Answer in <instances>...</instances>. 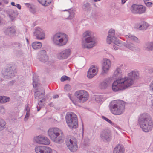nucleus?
<instances>
[{"label":"nucleus","mask_w":153,"mask_h":153,"mask_svg":"<svg viewBox=\"0 0 153 153\" xmlns=\"http://www.w3.org/2000/svg\"><path fill=\"white\" fill-rule=\"evenodd\" d=\"M140 77L138 72L132 71L124 79L117 80L114 83L113 89L115 91H118L128 88L134 84V80L139 79Z\"/></svg>","instance_id":"nucleus-1"},{"label":"nucleus","mask_w":153,"mask_h":153,"mask_svg":"<svg viewBox=\"0 0 153 153\" xmlns=\"http://www.w3.org/2000/svg\"><path fill=\"white\" fill-rule=\"evenodd\" d=\"M140 128L145 132L151 130L153 127V121L150 116L146 113L142 114L138 119Z\"/></svg>","instance_id":"nucleus-2"},{"label":"nucleus","mask_w":153,"mask_h":153,"mask_svg":"<svg viewBox=\"0 0 153 153\" xmlns=\"http://www.w3.org/2000/svg\"><path fill=\"white\" fill-rule=\"evenodd\" d=\"M48 134L51 140L55 143L60 144L64 142L63 133L58 128H50L48 131Z\"/></svg>","instance_id":"nucleus-3"},{"label":"nucleus","mask_w":153,"mask_h":153,"mask_svg":"<svg viewBox=\"0 0 153 153\" xmlns=\"http://www.w3.org/2000/svg\"><path fill=\"white\" fill-rule=\"evenodd\" d=\"M125 103L123 101L118 100L112 102L109 105L111 112L115 115H120L124 111Z\"/></svg>","instance_id":"nucleus-4"},{"label":"nucleus","mask_w":153,"mask_h":153,"mask_svg":"<svg viewBox=\"0 0 153 153\" xmlns=\"http://www.w3.org/2000/svg\"><path fill=\"white\" fill-rule=\"evenodd\" d=\"M82 46L84 48H90L94 46L96 43V39L91 36V33L86 31L83 35Z\"/></svg>","instance_id":"nucleus-5"},{"label":"nucleus","mask_w":153,"mask_h":153,"mask_svg":"<svg viewBox=\"0 0 153 153\" xmlns=\"http://www.w3.org/2000/svg\"><path fill=\"white\" fill-rule=\"evenodd\" d=\"M66 122L68 127L71 129H75L78 126L76 115L73 113H68L65 116Z\"/></svg>","instance_id":"nucleus-6"},{"label":"nucleus","mask_w":153,"mask_h":153,"mask_svg":"<svg viewBox=\"0 0 153 153\" xmlns=\"http://www.w3.org/2000/svg\"><path fill=\"white\" fill-rule=\"evenodd\" d=\"M115 31L113 29H110L108 33V35L107 39V42L108 44H110L111 42H113L114 45H113L114 49L115 50H117L118 49V46L122 47L118 45V43H123L114 36Z\"/></svg>","instance_id":"nucleus-7"},{"label":"nucleus","mask_w":153,"mask_h":153,"mask_svg":"<svg viewBox=\"0 0 153 153\" xmlns=\"http://www.w3.org/2000/svg\"><path fill=\"white\" fill-rule=\"evenodd\" d=\"M14 68L13 66L9 65L2 70V73L4 78L8 79L14 76Z\"/></svg>","instance_id":"nucleus-8"},{"label":"nucleus","mask_w":153,"mask_h":153,"mask_svg":"<svg viewBox=\"0 0 153 153\" xmlns=\"http://www.w3.org/2000/svg\"><path fill=\"white\" fill-rule=\"evenodd\" d=\"M65 143L68 148L71 152H74L77 150L78 146L75 140L67 138L65 140Z\"/></svg>","instance_id":"nucleus-9"},{"label":"nucleus","mask_w":153,"mask_h":153,"mask_svg":"<svg viewBox=\"0 0 153 153\" xmlns=\"http://www.w3.org/2000/svg\"><path fill=\"white\" fill-rule=\"evenodd\" d=\"M76 97L78 99L79 101L81 103H83L88 100V93L84 90L76 91Z\"/></svg>","instance_id":"nucleus-10"},{"label":"nucleus","mask_w":153,"mask_h":153,"mask_svg":"<svg viewBox=\"0 0 153 153\" xmlns=\"http://www.w3.org/2000/svg\"><path fill=\"white\" fill-rule=\"evenodd\" d=\"M146 10V7L141 5L133 4L131 8V11L134 13H143L145 12Z\"/></svg>","instance_id":"nucleus-11"},{"label":"nucleus","mask_w":153,"mask_h":153,"mask_svg":"<svg viewBox=\"0 0 153 153\" xmlns=\"http://www.w3.org/2000/svg\"><path fill=\"white\" fill-rule=\"evenodd\" d=\"M112 82L113 80L111 78H107L100 83L99 87L101 89H106L112 85Z\"/></svg>","instance_id":"nucleus-12"},{"label":"nucleus","mask_w":153,"mask_h":153,"mask_svg":"<svg viewBox=\"0 0 153 153\" xmlns=\"http://www.w3.org/2000/svg\"><path fill=\"white\" fill-rule=\"evenodd\" d=\"M33 33L37 39L42 40L45 38V35L44 31L40 28H36Z\"/></svg>","instance_id":"nucleus-13"},{"label":"nucleus","mask_w":153,"mask_h":153,"mask_svg":"<svg viewBox=\"0 0 153 153\" xmlns=\"http://www.w3.org/2000/svg\"><path fill=\"white\" fill-rule=\"evenodd\" d=\"M71 51L69 49H66L58 53L57 57L59 59H67L70 55Z\"/></svg>","instance_id":"nucleus-14"},{"label":"nucleus","mask_w":153,"mask_h":153,"mask_svg":"<svg viewBox=\"0 0 153 153\" xmlns=\"http://www.w3.org/2000/svg\"><path fill=\"white\" fill-rule=\"evenodd\" d=\"M34 140L39 144L48 145L50 143V140L47 137L44 136H38L35 137Z\"/></svg>","instance_id":"nucleus-15"},{"label":"nucleus","mask_w":153,"mask_h":153,"mask_svg":"<svg viewBox=\"0 0 153 153\" xmlns=\"http://www.w3.org/2000/svg\"><path fill=\"white\" fill-rule=\"evenodd\" d=\"M38 59L40 61L44 62H45L48 60V57L45 50H42L39 52Z\"/></svg>","instance_id":"nucleus-16"},{"label":"nucleus","mask_w":153,"mask_h":153,"mask_svg":"<svg viewBox=\"0 0 153 153\" xmlns=\"http://www.w3.org/2000/svg\"><path fill=\"white\" fill-rule=\"evenodd\" d=\"M100 137L101 139L103 141H108L110 139L111 134L109 130H104L101 132Z\"/></svg>","instance_id":"nucleus-17"},{"label":"nucleus","mask_w":153,"mask_h":153,"mask_svg":"<svg viewBox=\"0 0 153 153\" xmlns=\"http://www.w3.org/2000/svg\"><path fill=\"white\" fill-rule=\"evenodd\" d=\"M68 40V36L66 34H64L54 44L58 46H62L65 45L67 42Z\"/></svg>","instance_id":"nucleus-18"},{"label":"nucleus","mask_w":153,"mask_h":153,"mask_svg":"<svg viewBox=\"0 0 153 153\" xmlns=\"http://www.w3.org/2000/svg\"><path fill=\"white\" fill-rule=\"evenodd\" d=\"M118 45L124 46L127 48L132 50H136L138 47L134 43L131 42H123V43H118Z\"/></svg>","instance_id":"nucleus-19"},{"label":"nucleus","mask_w":153,"mask_h":153,"mask_svg":"<svg viewBox=\"0 0 153 153\" xmlns=\"http://www.w3.org/2000/svg\"><path fill=\"white\" fill-rule=\"evenodd\" d=\"M98 71L97 67L94 65H91L90 68L88 72L87 76L89 78H92L96 75Z\"/></svg>","instance_id":"nucleus-20"},{"label":"nucleus","mask_w":153,"mask_h":153,"mask_svg":"<svg viewBox=\"0 0 153 153\" xmlns=\"http://www.w3.org/2000/svg\"><path fill=\"white\" fill-rule=\"evenodd\" d=\"M111 67V62L110 60L106 58L103 59V62L102 66V70L103 72L106 73Z\"/></svg>","instance_id":"nucleus-21"},{"label":"nucleus","mask_w":153,"mask_h":153,"mask_svg":"<svg viewBox=\"0 0 153 153\" xmlns=\"http://www.w3.org/2000/svg\"><path fill=\"white\" fill-rule=\"evenodd\" d=\"M121 71V70L120 68H117L116 70L114 73V75L115 78H118V79H117L115 81H114V82L112 84V89L114 92H116V91H114L113 89V87L114 85V83L115 82H117V80H118L122 79L125 78V77H124L123 78L122 77V74Z\"/></svg>","instance_id":"nucleus-22"},{"label":"nucleus","mask_w":153,"mask_h":153,"mask_svg":"<svg viewBox=\"0 0 153 153\" xmlns=\"http://www.w3.org/2000/svg\"><path fill=\"white\" fill-rule=\"evenodd\" d=\"M15 27L14 26L8 27L4 30V32L6 35L11 36L16 33Z\"/></svg>","instance_id":"nucleus-23"},{"label":"nucleus","mask_w":153,"mask_h":153,"mask_svg":"<svg viewBox=\"0 0 153 153\" xmlns=\"http://www.w3.org/2000/svg\"><path fill=\"white\" fill-rule=\"evenodd\" d=\"M45 90L44 89L42 88L40 91L39 90L35 92L34 94L35 98L37 99L42 98L45 96Z\"/></svg>","instance_id":"nucleus-24"},{"label":"nucleus","mask_w":153,"mask_h":153,"mask_svg":"<svg viewBox=\"0 0 153 153\" xmlns=\"http://www.w3.org/2000/svg\"><path fill=\"white\" fill-rule=\"evenodd\" d=\"M125 149L123 146L118 144L114 149L113 153H124Z\"/></svg>","instance_id":"nucleus-25"},{"label":"nucleus","mask_w":153,"mask_h":153,"mask_svg":"<svg viewBox=\"0 0 153 153\" xmlns=\"http://www.w3.org/2000/svg\"><path fill=\"white\" fill-rule=\"evenodd\" d=\"M7 13L10 19L12 21L14 20L18 15V13L16 11H15L12 9L9 10L7 11Z\"/></svg>","instance_id":"nucleus-26"},{"label":"nucleus","mask_w":153,"mask_h":153,"mask_svg":"<svg viewBox=\"0 0 153 153\" xmlns=\"http://www.w3.org/2000/svg\"><path fill=\"white\" fill-rule=\"evenodd\" d=\"M126 37L130 39L131 41L137 43H139L141 42L140 39L134 35L130 33H128V35L126 36Z\"/></svg>","instance_id":"nucleus-27"},{"label":"nucleus","mask_w":153,"mask_h":153,"mask_svg":"<svg viewBox=\"0 0 153 153\" xmlns=\"http://www.w3.org/2000/svg\"><path fill=\"white\" fill-rule=\"evenodd\" d=\"M149 26V24L146 22H143L141 25L137 24L135 26L136 28L141 30H146Z\"/></svg>","instance_id":"nucleus-28"},{"label":"nucleus","mask_w":153,"mask_h":153,"mask_svg":"<svg viewBox=\"0 0 153 153\" xmlns=\"http://www.w3.org/2000/svg\"><path fill=\"white\" fill-rule=\"evenodd\" d=\"M144 49L147 51H152L153 50V42H147L145 43L144 46Z\"/></svg>","instance_id":"nucleus-29"},{"label":"nucleus","mask_w":153,"mask_h":153,"mask_svg":"<svg viewBox=\"0 0 153 153\" xmlns=\"http://www.w3.org/2000/svg\"><path fill=\"white\" fill-rule=\"evenodd\" d=\"M65 34H64L61 33L59 32L55 34L52 38L53 43V44L55 43L56 41H57L58 39L60 38L63 36H64Z\"/></svg>","instance_id":"nucleus-30"},{"label":"nucleus","mask_w":153,"mask_h":153,"mask_svg":"<svg viewBox=\"0 0 153 153\" xmlns=\"http://www.w3.org/2000/svg\"><path fill=\"white\" fill-rule=\"evenodd\" d=\"M42 46V43L39 42H35L32 44V47L34 49H39L41 48Z\"/></svg>","instance_id":"nucleus-31"},{"label":"nucleus","mask_w":153,"mask_h":153,"mask_svg":"<svg viewBox=\"0 0 153 153\" xmlns=\"http://www.w3.org/2000/svg\"><path fill=\"white\" fill-rule=\"evenodd\" d=\"M43 6H47L49 5L53 0H37Z\"/></svg>","instance_id":"nucleus-32"},{"label":"nucleus","mask_w":153,"mask_h":153,"mask_svg":"<svg viewBox=\"0 0 153 153\" xmlns=\"http://www.w3.org/2000/svg\"><path fill=\"white\" fill-rule=\"evenodd\" d=\"M82 8L84 11H88L90 10L91 5L88 2H84L82 6Z\"/></svg>","instance_id":"nucleus-33"},{"label":"nucleus","mask_w":153,"mask_h":153,"mask_svg":"<svg viewBox=\"0 0 153 153\" xmlns=\"http://www.w3.org/2000/svg\"><path fill=\"white\" fill-rule=\"evenodd\" d=\"M39 83L38 77L36 74H33V87H36Z\"/></svg>","instance_id":"nucleus-34"},{"label":"nucleus","mask_w":153,"mask_h":153,"mask_svg":"<svg viewBox=\"0 0 153 153\" xmlns=\"http://www.w3.org/2000/svg\"><path fill=\"white\" fill-rule=\"evenodd\" d=\"M10 100V98L6 96H0V103H5L8 102Z\"/></svg>","instance_id":"nucleus-35"},{"label":"nucleus","mask_w":153,"mask_h":153,"mask_svg":"<svg viewBox=\"0 0 153 153\" xmlns=\"http://www.w3.org/2000/svg\"><path fill=\"white\" fill-rule=\"evenodd\" d=\"M6 123L2 119L0 118V131H2L5 128Z\"/></svg>","instance_id":"nucleus-36"},{"label":"nucleus","mask_w":153,"mask_h":153,"mask_svg":"<svg viewBox=\"0 0 153 153\" xmlns=\"http://www.w3.org/2000/svg\"><path fill=\"white\" fill-rule=\"evenodd\" d=\"M44 146H37L35 147V151L37 153H42Z\"/></svg>","instance_id":"nucleus-37"},{"label":"nucleus","mask_w":153,"mask_h":153,"mask_svg":"<svg viewBox=\"0 0 153 153\" xmlns=\"http://www.w3.org/2000/svg\"><path fill=\"white\" fill-rule=\"evenodd\" d=\"M42 153H52V150L50 148L44 146Z\"/></svg>","instance_id":"nucleus-38"},{"label":"nucleus","mask_w":153,"mask_h":153,"mask_svg":"<svg viewBox=\"0 0 153 153\" xmlns=\"http://www.w3.org/2000/svg\"><path fill=\"white\" fill-rule=\"evenodd\" d=\"M12 45L13 47L18 49L21 48L22 46V45L20 43L17 42H13Z\"/></svg>","instance_id":"nucleus-39"},{"label":"nucleus","mask_w":153,"mask_h":153,"mask_svg":"<svg viewBox=\"0 0 153 153\" xmlns=\"http://www.w3.org/2000/svg\"><path fill=\"white\" fill-rule=\"evenodd\" d=\"M69 10H70L68 11V13L69 16L68 17V19H71L74 16V13L73 11H71L70 9H69Z\"/></svg>","instance_id":"nucleus-40"},{"label":"nucleus","mask_w":153,"mask_h":153,"mask_svg":"<svg viewBox=\"0 0 153 153\" xmlns=\"http://www.w3.org/2000/svg\"><path fill=\"white\" fill-rule=\"evenodd\" d=\"M102 118L103 119L105 120V121H107L110 124L114 126L115 124L112 122L111 120L106 117H105L104 116H102Z\"/></svg>","instance_id":"nucleus-41"},{"label":"nucleus","mask_w":153,"mask_h":153,"mask_svg":"<svg viewBox=\"0 0 153 153\" xmlns=\"http://www.w3.org/2000/svg\"><path fill=\"white\" fill-rule=\"evenodd\" d=\"M70 78L64 75L62 76L60 80L61 82H64L66 80H70Z\"/></svg>","instance_id":"nucleus-42"},{"label":"nucleus","mask_w":153,"mask_h":153,"mask_svg":"<svg viewBox=\"0 0 153 153\" xmlns=\"http://www.w3.org/2000/svg\"><path fill=\"white\" fill-rule=\"evenodd\" d=\"M71 86L69 84H66L65 86L64 89L66 91H68L71 90Z\"/></svg>","instance_id":"nucleus-43"},{"label":"nucleus","mask_w":153,"mask_h":153,"mask_svg":"<svg viewBox=\"0 0 153 153\" xmlns=\"http://www.w3.org/2000/svg\"><path fill=\"white\" fill-rule=\"evenodd\" d=\"M147 1H144L146 5L149 7H151L152 5V3L150 2H147Z\"/></svg>","instance_id":"nucleus-44"},{"label":"nucleus","mask_w":153,"mask_h":153,"mask_svg":"<svg viewBox=\"0 0 153 153\" xmlns=\"http://www.w3.org/2000/svg\"><path fill=\"white\" fill-rule=\"evenodd\" d=\"M30 11L31 13L33 14H35L36 12V9L35 8H33L31 7H30Z\"/></svg>","instance_id":"nucleus-45"},{"label":"nucleus","mask_w":153,"mask_h":153,"mask_svg":"<svg viewBox=\"0 0 153 153\" xmlns=\"http://www.w3.org/2000/svg\"><path fill=\"white\" fill-rule=\"evenodd\" d=\"M30 115V112H29L28 111H27L26 112V114L25 116V117L24 120L25 121H27L29 116Z\"/></svg>","instance_id":"nucleus-46"},{"label":"nucleus","mask_w":153,"mask_h":153,"mask_svg":"<svg viewBox=\"0 0 153 153\" xmlns=\"http://www.w3.org/2000/svg\"><path fill=\"white\" fill-rule=\"evenodd\" d=\"M150 90L153 92V80L152 81L149 85Z\"/></svg>","instance_id":"nucleus-47"},{"label":"nucleus","mask_w":153,"mask_h":153,"mask_svg":"<svg viewBox=\"0 0 153 153\" xmlns=\"http://www.w3.org/2000/svg\"><path fill=\"white\" fill-rule=\"evenodd\" d=\"M38 104L39 105V106H37V107H36V108L37 109V111H39L40 110V108H41L40 103L39 102L38 103Z\"/></svg>","instance_id":"nucleus-48"},{"label":"nucleus","mask_w":153,"mask_h":153,"mask_svg":"<svg viewBox=\"0 0 153 153\" xmlns=\"http://www.w3.org/2000/svg\"><path fill=\"white\" fill-rule=\"evenodd\" d=\"M15 82V81L12 80L9 82V84L10 85H12Z\"/></svg>","instance_id":"nucleus-49"},{"label":"nucleus","mask_w":153,"mask_h":153,"mask_svg":"<svg viewBox=\"0 0 153 153\" xmlns=\"http://www.w3.org/2000/svg\"><path fill=\"white\" fill-rule=\"evenodd\" d=\"M16 6L19 9H21V6L19 4H16Z\"/></svg>","instance_id":"nucleus-50"},{"label":"nucleus","mask_w":153,"mask_h":153,"mask_svg":"<svg viewBox=\"0 0 153 153\" xmlns=\"http://www.w3.org/2000/svg\"><path fill=\"white\" fill-rule=\"evenodd\" d=\"M71 94H68V96H69V97L70 98V100H72V101L73 102L74 104H75V103L74 102V101H73V100H72V99H71Z\"/></svg>","instance_id":"nucleus-51"},{"label":"nucleus","mask_w":153,"mask_h":153,"mask_svg":"<svg viewBox=\"0 0 153 153\" xmlns=\"http://www.w3.org/2000/svg\"><path fill=\"white\" fill-rule=\"evenodd\" d=\"M149 72L150 73H153V68L149 69Z\"/></svg>","instance_id":"nucleus-52"},{"label":"nucleus","mask_w":153,"mask_h":153,"mask_svg":"<svg viewBox=\"0 0 153 153\" xmlns=\"http://www.w3.org/2000/svg\"><path fill=\"white\" fill-rule=\"evenodd\" d=\"M25 110L27 111V112L28 111L29 112H30V109L28 106H27Z\"/></svg>","instance_id":"nucleus-53"},{"label":"nucleus","mask_w":153,"mask_h":153,"mask_svg":"<svg viewBox=\"0 0 153 153\" xmlns=\"http://www.w3.org/2000/svg\"><path fill=\"white\" fill-rule=\"evenodd\" d=\"M126 0H121V3L122 4H124L126 1Z\"/></svg>","instance_id":"nucleus-54"},{"label":"nucleus","mask_w":153,"mask_h":153,"mask_svg":"<svg viewBox=\"0 0 153 153\" xmlns=\"http://www.w3.org/2000/svg\"><path fill=\"white\" fill-rule=\"evenodd\" d=\"M59 97V96L58 95H56L53 96V98H58Z\"/></svg>","instance_id":"nucleus-55"},{"label":"nucleus","mask_w":153,"mask_h":153,"mask_svg":"<svg viewBox=\"0 0 153 153\" xmlns=\"http://www.w3.org/2000/svg\"><path fill=\"white\" fill-rule=\"evenodd\" d=\"M11 5L13 6H15V4L14 2H12L11 3Z\"/></svg>","instance_id":"nucleus-56"},{"label":"nucleus","mask_w":153,"mask_h":153,"mask_svg":"<svg viewBox=\"0 0 153 153\" xmlns=\"http://www.w3.org/2000/svg\"><path fill=\"white\" fill-rule=\"evenodd\" d=\"M26 39L27 41V43L28 44L29 43V40H28V39L27 38H26Z\"/></svg>","instance_id":"nucleus-57"},{"label":"nucleus","mask_w":153,"mask_h":153,"mask_svg":"<svg viewBox=\"0 0 153 153\" xmlns=\"http://www.w3.org/2000/svg\"><path fill=\"white\" fill-rule=\"evenodd\" d=\"M49 105H50V106H53V104L52 103H51L49 104Z\"/></svg>","instance_id":"nucleus-58"},{"label":"nucleus","mask_w":153,"mask_h":153,"mask_svg":"<svg viewBox=\"0 0 153 153\" xmlns=\"http://www.w3.org/2000/svg\"><path fill=\"white\" fill-rule=\"evenodd\" d=\"M2 19L1 17L0 16V25H1V21Z\"/></svg>","instance_id":"nucleus-59"},{"label":"nucleus","mask_w":153,"mask_h":153,"mask_svg":"<svg viewBox=\"0 0 153 153\" xmlns=\"http://www.w3.org/2000/svg\"><path fill=\"white\" fill-rule=\"evenodd\" d=\"M152 101H152V108H153V100Z\"/></svg>","instance_id":"nucleus-60"},{"label":"nucleus","mask_w":153,"mask_h":153,"mask_svg":"<svg viewBox=\"0 0 153 153\" xmlns=\"http://www.w3.org/2000/svg\"><path fill=\"white\" fill-rule=\"evenodd\" d=\"M42 100H40V103H42Z\"/></svg>","instance_id":"nucleus-61"},{"label":"nucleus","mask_w":153,"mask_h":153,"mask_svg":"<svg viewBox=\"0 0 153 153\" xmlns=\"http://www.w3.org/2000/svg\"><path fill=\"white\" fill-rule=\"evenodd\" d=\"M26 5H29L30 4L28 3H26L25 4Z\"/></svg>","instance_id":"nucleus-62"},{"label":"nucleus","mask_w":153,"mask_h":153,"mask_svg":"<svg viewBox=\"0 0 153 153\" xmlns=\"http://www.w3.org/2000/svg\"><path fill=\"white\" fill-rule=\"evenodd\" d=\"M90 74H94V73H93L92 72H91V73H90Z\"/></svg>","instance_id":"nucleus-63"},{"label":"nucleus","mask_w":153,"mask_h":153,"mask_svg":"<svg viewBox=\"0 0 153 153\" xmlns=\"http://www.w3.org/2000/svg\"><path fill=\"white\" fill-rule=\"evenodd\" d=\"M1 3H0V5H1Z\"/></svg>","instance_id":"nucleus-64"}]
</instances>
